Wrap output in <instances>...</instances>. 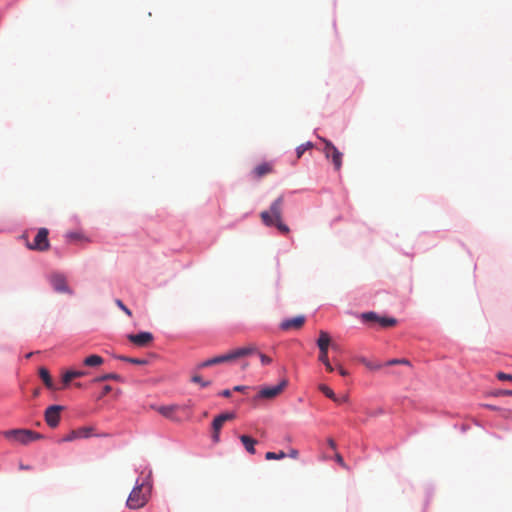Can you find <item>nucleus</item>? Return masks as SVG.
<instances>
[{
	"instance_id": "f257e3e1",
	"label": "nucleus",
	"mask_w": 512,
	"mask_h": 512,
	"mask_svg": "<svg viewBox=\"0 0 512 512\" xmlns=\"http://www.w3.org/2000/svg\"><path fill=\"white\" fill-rule=\"evenodd\" d=\"M283 206L284 196L280 195L270 205L269 210L262 211L260 218L264 225L271 227L275 226L280 233L288 234L290 232L289 227L283 222Z\"/></svg>"
},
{
	"instance_id": "f03ea898",
	"label": "nucleus",
	"mask_w": 512,
	"mask_h": 512,
	"mask_svg": "<svg viewBox=\"0 0 512 512\" xmlns=\"http://www.w3.org/2000/svg\"><path fill=\"white\" fill-rule=\"evenodd\" d=\"M254 351H256L255 346H247V347L237 348V349H234L226 354L212 357L210 359H207V360L197 364L196 370H202L204 368L211 367L214 365L234 361L238 358H242V357L251 355V353Z\"/></svg>"
},
{
	"instance_id": "7ed1b4c3",
	"label": "nucleus",
	"mask_w": 512,
	"mask_h": 512,
	"mask_svg": "<svg viewBox=\"0 0 512 512\" xmlns=\"http://www.w3.org/2000/svg\"><path fill=\"white\" fill-rule=\"evenodd\" d=\"M151 489L152 487L149 483L137 484L130 492L126 506L133 510L143 508L149 501Z\"/></svg>"
},
{
	"instance_id": "20e7f679",
	"label": "nucleus",
	"mask_w": 512,
	"mask_h": 512,
	"mask_svg": "<svg viewBox=\"0 0 512 512\" xmlns=\"http://www.w3.org/2000/svg\"><path fill=\"white\" fill-rule=\"evenodd\" d=\"M3 436L10 441L28 445L33 441L43 439L44 436L38 432L29 429H11L3 432Z\"/></svg>"
},
{
	"instance_id": "39448f33",
	"label": "nucleus",
	"mask_w": 512,
	"mask_h": 512,
	"mask_svg": "<svg viewBox=\"0 0 512 512\" xmlns=\"http://www.w3.org/2000/svg\"><path fill=\"white\" fill-rule=\"evenodd\" d=\"M320 140L324 144L323 153L325 154V157L328 160H331L334 169L336 171H339L342 167L343 154L334 146V144L331 141L325 138H320Z\"/></svg>"
},
{
	"instance_id": "423d86ee",
	"label": "nucleus",
	"mask_w": 512,
	"mask_h": 512,
	"mask_svg": "<svg viewBox=\"0 0 512 512\" xmlns=\"http://www.w3.org/2000/svg\"><path fill=\"white\" fill-rule=\"evenodd\" d=\"M49 231L47 228L38 229L32 243H28V248L39 252L49 250L50 242L48 239Z\"/></svg>"
},
{
	"instance_id": "0eeeda50",
	"label": "nucleus",
	"mask_w": 512,
	"mask_h": 512,
	"mask_svg": "<svg viewBox=\"0 0 512 512\" xmlns=\"http://www.w3.org/2000/svg\"><path fill=\"white\" fill-rule=\"evenodd\" d=\"M234 418V413H222L214 418L212 422V440L214 443H218L220 441V431L224 423L233 420Z\"/></svg>"
},
{
	"instance_id": "6e6552de",
	"label": "nucleus",
	"mask_w": 512,
	"mask_h": 512,
	"mask_svg": "<svg viewBox=\"0 0 512 512\" xmlns=\"http://www.w3.org/2000/svg\"><path fill=\"white\" fill-rule=\"evenodd\" d=\"M63 409V406L52 405L45 410L44 417L49 427L56 428L59 425L61 418L60 414L63 411Z\"/></svg>"
},
{
	"instance_id": "1a4fd4ad",
	"label": "nucleus",
	"mask_w": 512,
	"mask_h": 512,
	"mask_svg": "<svg viewBox=\"0 0 512 512\" xmlns=\"http://www.w3.org/2000/svg\"><path fill=\"white\" fill-rule=\"evenodd\" d=\"M91 427H81L75 430L70 431L65 437H63L60 442H71L76 439H86L91 437L92 435Z\"/></svg>"
},
{
	"instance_id": "9d476101",
	"label": "nucleus",
	"mask_w": 512,
	"mask_h": 512,
	"mask_svg": "<svg viewBox=\"0 0 512 512\" xmlns=\"http://www.w3.org/2000/svg\"><path fill=\"white\" fill-rule=\"evenodd\" d=\"M330 345V336L325 331H320L319 338L317 340V346L319 347V361H325L328 358V348Z\"/></svg>"
},
{
	"instance_id": "9b49d317",
	"label": "nucleus",
	"mask_w": 512,
	"mask_h": 512,
	"mask_svg": "<svg viewBox=\"0 0 512 512\" xmlns=\"http://www.w3.org/2000/svg\"><path fill=\"white\" fill-rule=\"evenodd\" d=\"M288 385V381L283 379L278 385L273 387H265L262 388L259 392L260 398L272 399L279 395L284 388Z\"/></svg>"
},
{
	"instance_id": "f8f14e48",
	"label": "nucleus",
	"mask_w": 512,
	"mask_h": 512,
	"mask_svg": "<svg viewBox=\"0 0 512 512\" xmlns=\"http://www.w3.org/2000/svg\"><path fill=\"white\" fill-rule=\"evenodd\" d=\"M305 323V317L303 315L296 316L294 318L285 319L281 322L280 328L283 331L299 330Z\"/></svg>"
},
{
	"instance_id": "ddd939ff",
	"label": "nucleus",
	"mask_w": 512,
	"mask_h": 512,
	"mask_svg": "<svg viewBox=\"0 0 512 512\" xmlns=\"http://www.w3.org/2000/svg\"><path fill=\"white\" fill-rule=\"evenodd\" d=\"M128 339L133 344L144 347L147 346L153 340V335L150 332H140L138 334L128 335Z\"/></svg>"
},
{
	"instance_id": "4468645a",
	"label": "nucleus",
	"mask_w": 512,
	"mask_h": 512,
	"mask_svg": "<svg viewBox=\"0 0 512 512\" xmlns=\"http://www.w3.org/2000/svg\"><path fill=\"white\" fill-rule=\"evenodd\" d=\"M50 282L55 291L60 293H70L66 278L61 274H54L50 278Z\"/></svg>"
},
{
	"instance_id": "2eb2a0df",
	"label": "nucleus",
	"mask_w": 512,
	"mask_h": 512,
	"mask_svg": "<svg viewBox=\"0 0 512 512\" xmlns=\"http://www.w3.org/2000/svg\"><path fill=\"white\" fill-rule=\"evenodd\" d=\"M179 409L178 405H167L160 406L157 408V411L164 417L169 418L174 421H179L178 418L175 417V412Z\"/></svg>"
},
{
	"instance_id": "dca6fc26",
	"label": "nucleus",
	"mask_w": 512,
	"mask_h": 512,
	"mask_svg": "<svg viewBox=\"0 0 512 512\" xmlns=\"http://www.w3.org/2000/svg\"><path fill=\"white\" fill-rule=\"evenodd\" d=\"M86 375L85 371L82 370H68L62 376V381L64 386H67L73 379L84 377Z\"/></svg>"
},
{
	"instance_id": "f3484780",
	"label": "nucleus",
	"mask_w": 512,
	"mask_h": 512,
	"mask_svg": "<svg viewBox=\"0 0 512 512\" xmlns=\"http://www.w3.org/2000/svg\"><path fill=\"white\" fill-rule=\"evenodd\" d=\"M240 441L242 442V444L244 445V447L248 453H250V454L256 453L254 446L257 443V441L255 439H253L252 437H250L248 435H241Z\"/></svg>"
},
{
	"instance_id": "a211bd4d",
	"label": "nucleus",
	"mask_w": 512,
	"mask_h": 512,
	"mask_svg": "<svg viewBox=\"0 0 512 512\" xmlns=\"http://www.w3.org/2000/svg\"><path fill=\"white\" fill-rule=\"evenodd\" d=\"M272 172V165L269 163H262L256 166L253 170L254 176L256 178H261Z\"/></svg>"
},
{
	"instance_id": "6ab92c4d",
	"label": "nucleus",
	"mask_w": 512,
	"mask_h": 512,
	"mask_svg": "<svg viewBox=\"0 0 512 512\" xmlns=\"http://www.w3.org/2000/svg\"><path fill=\"white\" fill-rule=\"evenodd\" d=\"M39 376L47 388H49V389L54 388L52 378L50 376L49 371L46 368L41 367L39 369Z\"/></svg>"
},
{
	"instance_id": "aec40b11",
	"label": "nucleus",
	"mask_w": 512,
	"mask_h": 512,
	"mask_svg": "<svg viewBox=\"0 0 512 512\" xmlns=\"http://www.w3.org/2000/svg\"><path fill=\"white\" fill-rule=\"evenodd\" d=\"M103 362H104L103 358L101 356L95 355V354L90 355L84 359V365L89 366V367L99 366V365L103 364Z\"/></svg>"
},
{
	"instance_id": "412c9836",
	"label": "nucleus",
	"mask_w": 512,
	"mask_h": 512,
	"mask_svg": "<svg viewBox=\"0 0 512 512\" xmlns=\"http://www.w3.org/2000/svg\"><path fill=\"white\" fill-rule=\"evenodd\" d=\"M318 389L326 396L328 397L329 399H331L332 401L334 402H339V398L335 395V393L333 392V390L328 387L327 385L325 384H320L318 386Z\"/></svg>"
},
{
	"instance_id": "4be33fe9",
	"label": "nucleus",
	"mask_w": 512,
	"mask_h": 512,
	"mask_svg": "<svg viewBox=\"0 0 512 512\" xmlns=\"http://www.w3.org/2000/svg\"><path fill=\"white\" fill-rule=\"evenodd\" d=\"M200 370H196V367L194 368V374L191 378V381L193 383H197V384H200L201 387H208L211 385V381H205L202 379V377L198 374Z\"/></svg>"
},
{
	"instance_id": "5701e85b",
	"label": "nucleus",
	"mask_w": 512,
	"mask_h": 512,
	"mask_svg": "<svg viewBox=\"0 0 512 512\" xmlns=\"http://www.w3.org/2000/svg\"><path fill=\"white\" fill-rule=\"evenodd\" d=\"M107 380L121 381L122 378H121V376L119 374L107 373V374H104V375L96 378L94 381L95 382H102V381H107Z\"/></svg>"
},
{
	"instance_id": "b1692460",
	"label": "nucleus",
	"mask_w": 512,
	"mask_h": 512,
	"mask_svg": "<svg viewBox=\"0 0 512 512\" xmlns=\"http://www.w3.org/2000/svg\"><path fill=\"white\" fill-rule=\"evenodd\" d=\"M378 323L382 326V327H392V326H395L396 323H397V320L395 318H392V317H380L379 316V319H378Z\"/></svg>"
},
{
	"instance_id": "393cba45",
	"label": "nucleus",
	"mask_w": 512,
	"mask_h": 512,
	"mask_svg": "<svg viewBox=\"0 0 512 512\" xmlns=\"http://www.w3.org/2000/svg\"><path fill=\"white\" fill-rule=\"evenodd\" d=\"M286 457V453L284 451H279L278 453L276 452H267L265 454V458L267 460H280V459H284Z\"/></svg>"
},
{
	"instance_id": "a878e982",
	"label": "nucleus",
	"mask_w": 512,
	"mask_h": 512,
	"mask_svg": "<svg viewBox=\"0 0 512 512\" xmlns=\"http://www.w3.org/2000/svg\"><path fill=\"white\" fill-rule=\"evenodd\" d=\"M313 147V144L311 142H306L305 144H301L299 145L297 148H296V154H297V158H301V156L303 155V153L308 150V149H311Z\"/></svg>"
},
{
	"instance_id": "bb28decb",
	"label": "nucleus",
	"mask_w": 512,
	"mask_h": 512,
	"mask_svg": "<svg viewBox=\"0 0 512 512\" xmlns=\"http://www.w3.org/2000/svg\"><path fill=\"white\" fill-rule=\"evenodd\" d=\"M360 362L365 366L367 367L368 369L370 370H378L382 367L381 364L379 363H372L370 362L369 360L365 359V358H361L360 359Z\"/></svg>"
},
{
	"instance_id": "cd10ccee",
	"label": "nucleus",
	"mask_w": 512,
	"mask_h": 512,
	"mask_svg": "<svg viewBox=\"0 0 512 512\" xmlns=\"http://www.w3.org/2000/svg\"><path fill=\"white\" fill-rule=\"evenodd\" d=\"M119 359L137 365H144L147 363V361L144 359L130 358L126 356H120Z\"/></svg>"
},
{
	"instance_id": "c85d7f7f",
	"label": "nucleus",
	"mask_w": 512,
	"mask_h": 512,
	"mask_svg": "<svg viewBox=\"0 0 512 512\" xmlns=\"http://www.w3.org/2000/svg\"><path fill=\"white\" fill-rule=\"evenodd\" d=\"M251 354H257L260 358L262 365H269L272 362V359L269 356L259 352L257 349H256V351L252 352Z\"/></svg>"
},
{
	"instance_id": "c756f323",
	"label": "nucleus",
	"mask_w": 512,
	"mask_h": 512,
	"mask_svg": "<svg viewBox=\"0 0 512 512\" xmlns=\"http://www.w3.org/2000/svg\"><path fill=\"white\" fill-rule=\"evenodd\" d=\"M115 304L122 310L124 311L125 314H127L129 317L132 316V312L131 310L120 300V299H116L115 300Z\"/></svg>"
},
{
	"instance_id": "7c9ffc66",
	"label": "nucleus",
	"mask_w": 512,
	"mask_h": 512,
	"mask_svg": "<svg viewBox=\"0 0 512 512\" xmlns=\"http://www.w3.org/2000/svg\"><path fill=\"white\" fill-rule=\"evenodd\" d=\"M365 321H376L378 322L379 316L375 312H367L362 315Z\"/></svg>"
},
{
	"instance_id": "2f4dec72",
	"label": "nucleus",
	"mask_w": 512,
	"mask_h": 512,
	"mask_svg": "<svg viewBox=\"0 0 512 512\" xmlns=\"http://www.w3.org/2000/svg\"><path fill=\"white\" fill-rule=\"evenodd\" d=\"M66 237L69 240H82V239H84V237L80 233H77V232H69V233L66 234Z\"/></svg>"
},
{
	"instance_id": "473e14b6",
	"label": "nucleus",
	"mask_w": 512,
	"mask_h": 512,
	"mask_svg": "<svg viewBox=\"0 0 512 512\" xmlns=\"http://www.w3.org/2000/svg\"><path fill=\"white\" fill-rule=\"evenodd\" d=\"M395 364H406V365H408L409 361L406 360V359H393V360H389L388 362H386L385 365H395Z\"/></svg>"
},
{
	"instance_id": "72a5a7b5",
	"label": "nucleus",
	"mask_w": 512,
	"mask_h": 512,
	"mask_svg": "<svg viewBox=\"0 0 512 512\" xmlns=\"http://www.w3.org/2000/svg\"><path fill=\"white\" fill-rule=\"evenodd\" d=\"M497 378L499 380H502V381H506V380L512 381V375L511 374H506L504 372L497 373Z\"/></svg>"
},
{
	"instance_id": "f704fd0d",
	"label": "nucleus",
	"mask_w": 512,
	"mask_h": 512,
	"mask_svg": "<svg viewBox=\"0 0 512 512\" xmlns=\"http://www.w3.org/2000/svg\"><path fill=\"white\" fill-rule=\"evenodd\" d=\"M335 365L341 376L345 377L349 375V372L346 369H344L342 365H340L338 362L335 361Z\"/></svg>"
},
{
	"instance_id": "c9c22d12",
	"label": "nucleus",
	"mask_w": 512,
	"mask_h": 512,
	"mask_svg": "<svg viewBox=\"0 0 512 512\" xmlns=\"http://www.w3.org/2000/svg\"><path fill=\"white\" fill-rule=\"evenodd\" d=\"M321 362L324 364V366H325V368H326V370L328 372H333L334 371V367L332 366L329 358H326L325 361H321Z\"/></svg>"
},
{
	"instance_id": "e433bc0d",
	"label": "nucleus",
	"mask_w": 512,
	"mask_h": 512,
	"mask_svg": "<svg viewBox=\"0 0 512 512\" xmlns=\"http://www.w3.org/2000/svg\"><path fill=\"white\" fill-rule=\"evenodd\" d=\"M111 390H112V387H111L110 385H105V386L103 387V390H102V393H101V395H100V398H102V397L106 396L108 393H110V392H111Z\"/></svg>"
},
{
	"instance_id": "4c0bfd02",
	"label": "nucleus",
	"mask_w": 512,
	"mask_h": 512,
	"mask_svg": "<svg viewBox=\"0 0 512 512\" xmlns=\"http://www.w3.org/2000/svg\"><path fill=\"white\" fill-rule=\"evenodd\" d=\"M298 455H299V452H298V450H296V449H291V450L289 451V453H288V454H286V456H289V457H291V458H293V459H297V458H298Z\"/></svg>"
},
{
	"instance_id": "58836bf2",
	"label": "nucleus",
	"mask_w": 512,
	"mask_h": 512,
	"mask_svg": "<svg viewBox=\"0 0 512 512\" xmlns=\"http://www.w3.org/2000/svg\"><path fill=\"white\" fill-rule=\"evenodd\" d=\"M497 396H512V390H500L496 393Z\"/></svg>"
},
{
	"instance_id": "ea45409f",
	"label": "nucleus",
	"mask_w": 512,
	"mask_h": 512,
	"mask_svg": "<svg viewBox=\"0 0 512 512\" xmlns=\"http://www.w3.org/2000/svg\"><path fill=\"white\" fill-rule=\"evenodd\" d=\"M335 459H336V461H337L341 466L346 467V464H345V462H344V460H343V457H342L340 454H338V453H337V454L335 455Z\"/></svg>"
},
{
	"instance_id": "a19ab883",
	"label": "nucleus",
	"mask_w": 512,
	"mask_h": 512,
	"mask_svg": "<svg viewBox=\"0 0 512 512\" xmlns=\"http://www.w3.org/2000/svg\"><path fill=\"white\" fill-rule=\"evenodd\" d=\"M220 395L223 396V397L229 398L231 396V391L229 389L223 390L220 393Z\"/></svg>"
},
{
	"instance_id": "79ce46f5",
	"label": "nucleus",
	"mask_w": 512,
	"mask_h": 512,
	"mask_svg": "<svg viewBox=\"0 0 512 512\" xmlns=\"http://www.w3.org/2000/svg\"><path fill=\"white\" fill-rule=\"evenodd\" d=\"M246 389H247V387H246V386H240V385H239V386H235V387H234V391H238V392H243V391H245Z\"/></svg>"
},
{
	"instance_id": "37998d69",
	"label": "nucleus",
	"mask_w": 512,
	"mask_h": 512,
	"mask_svg": "<svg viewBox=\"0 0 512 512\" xmlns=\"http://www.w3.org/2000/svg\"><path fill=\"white\" fill-rule=\"evenodd\" d=\"M328 445L332 448V449H335L336 448V443L333 439H328Z\"/></svg>"
},
{
	"instance_id": "c03bdc74",
	"label": "nucleus",
	"mask_w": 512,
	"mask_h": 512,
	"mask_svg": "<svg viewBox=\"0 0 512 512\" xmlns=\"http://www.w3.org/2000/svg\"><path fill=\"white\" fill-rule=\"evenodd\" d=\"M19 468H20L21 470H30V469H31V466H29V465H24V464H22V463H21V464L19 465Z\"/></svg>"
},
{
	"instance_id": "a18cd8bd",
	"label": "nucleus",
	"mask_w": 512,
	"mask_h": 512,
	"mask_svg": "<svg viewBox=\"0 0 512 512\" xmlns=\"http://www.w3.org/2000/svg\"><path fill=\"white\" fill-rule=\"evenodd\" d=\"M487 408L491 409V410H497L496 407L492 406V405H487Z\"/></svg>"
},
{
	"instance_id": "49530a36",
	"label": "nucleus",
	"mask_w": 512,
	"mask_h": 512,
	"mask_svg": "<svg viewBox=\"0 0 512 512\" xmlns=\"http://www.w3.org/2000/svg\"><path fill=\"white\" fill-rule=\"evenodd\" d=\"M346 400H347V398H346V397H344L343 399H339V402H338V403L344 402V401H346Z\"/></svg>"
},
{
	"instance_id": "de8ad7c7",
	"label": "nucleus",
	"mask_w": 512,
	"mask_h": 512,
	"mask_svg": "<svg viewBox=\"0 0 512 512\" xmlns=\"http://www.w3.org/2000/svg\"><path fill=\"white\" fill-rule=\"evenodd\" d=\"M382 413H383V410L377 411V414H382Z\"/></svg>"
},
{
	"instance_id": "09e8293b",
	"label": "nucleus",
	"mask_w": 512,
	"mask_h": 512,
	"mask_svg": "<svg viewBox=\"0 0 512 512\" xmlns=\"http://www.w3.org/2000/svg\"><path fill=\"white\" fill-rule=\"evenodd\" d=\"M382 413H383V410L377 411V414H382Z\"/></svg>"
}]
</instances>
